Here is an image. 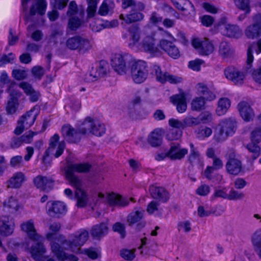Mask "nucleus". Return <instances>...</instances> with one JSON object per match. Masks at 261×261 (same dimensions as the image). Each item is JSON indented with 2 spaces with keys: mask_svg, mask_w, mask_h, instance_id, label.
Returning a JSON list of instances; mask_svg holds the SVG:
<instances>
[{
  "mask_svg": "<svg viewBox=\"0 0 261 261\" xmlns=\"http://www.w3.org/2000/svg\"><path fill=\"white\" fill-rule=\"evenodd\" d=\"M139 11H141L136 9H132L129 14L125 15L121 14L119 18L120 19L123 20L122 24L123 25L124 23L130 24L133 22L142 20L144 18V15Z\"/></svg>",
  "mask_w": 261,
  "mask_h": 261,
  "instance_id": "nucleus-24",
  "label": "nucleus"
},
{
  "mask_svg": "<svg viewBox=\"0 0 261 261\" xmlns=\"http://www.w3.org/2000/svg\"><path fill=\"white\" fill-rule=\"evenodd\" d=\"M0 233L1 235L7 237L11 235L14 230V222L13 219L7 216H2L0 218Z\"/></svg>",
  "mask_w": 261,
  "mask_h": 261,
  "instance_id": "nucleus-19",
  "label": "nucleus"
},
{
  "mask_svg": "<svg viewBox=\"0 0 261 261\" xmlns=\"http://www.w3.org/2000/svg\"><path fill=\"white\" fill-rule=\"evenodd\" d=\"M32 73L35 79L40 80L44 74V69L39 66H34L32 69Z\"/></svg>",
  "mask_w": 261,
  "mask_h": 261,
  "instance_id": "nucleus-58",
  "label": "nucleus"
},
{
  "mask_svg": "<svg viewBox=\"0 0 261 261\" xmlns=\"http://www.w3.org/2000/svg\"><path fill=\"white\" fill-rule=\"evenodd\" d=\"M152 74L155 75L158 81L161 83L162 81H164V72L161 70V67L157 65H153L152 68Z\"/></svg>",
  "mask_w": 261,
  "mask_h": 261,
  "instance_id": "nucleus-54",
  "label": "nucleus"
},
{
  "mask_svg": "<svg viewBox=\"0 0 261 261\" xmlns=\"http://www.w3.org/2000/svg\"><path fill=\"white\" fill-rule=\"evenodd\" d=\"M225 77L235 84L242 85L245 79L244 73L234 67H228L224 70Z\"/></svg>",
  "mask_w": 261,
  "mask_h": 261,
  "instance_id": "nucleus-17",
  "label": "nucleus"
},
{
  "mask_svg": "<svg viewBox=\"0 0 261 261\" xmlns=\"http://www.w3.org/2000/svg\"><path fill=\"white\" fill-rule=\"evenodd\" d=\"M226 156L227 161L226 163V169L227 172L233 175H238L243 169L242 162L236 158V153L233 150L229 149Z\"/></svg>",
  "mask_w": 261,
  "mask_h": 261,
  "instance_id": "nucleus-9",
  "label": "nucleus"
},
{
  "mask_svg": "<svg viewBox=\"0 0 261 261\" xmlns=\"http://www.w3.org/2000/svg\"><path fill=\"white\" fill-rule=\"evenodd\" d=\"M108 229L107 224L101 223L99 225L94 226L91 229V233L93 237L99 238L107 233Z\"/></svg>",
  "mask_w": 261,
  "mask_h": 261,
  "instance_id": "nucleus-39",
  "label": "nucleus"
},
{
  "mask_svg": "<svg viewBox=\"0 0 261 261\" xmlns=\"http://www.w3.org/2000/svg\"><path fill=\"white\" fill-rule=\"evenodd\" d=\"M162 131L160 129H156L152 131L148 136L147 141L152 147H158L162 143Z\"/></svg>",
  "mask_w": 261,
  "mask_h": 261,
  "instance_id": "nucleus-35",
  "label": "nucleus"
},
{
  "mask_svg": "<svg viewBox=\"0 0 261 261\" xmlns=\"http://www.w3.org/2000/svg\"><path fill=\"white\" fill-rule=\"evenodd\" d=\"M170 100L176 106V109L179 113H184L187 110L186 98L183 94L174 95L170 97Z\"/></svg>",
  "mask_w": 261,
  "mask_h": 261,
  "instance_id": "nucleus-30",
  "label": "nucleus"
},
{
  "mask_svg": "<svg viewBox=\"0 0 261 261\" xmlns=\"http://www.w3.org/2000/svg\"><path fill=\"white\" fill-rule=\"evenodd\" d=\"M144 211L141 207H135L127 217V222L129 225H133L143 217Z\"/></svg>",
  "mask_w": 261,
  "mask_h": 261,
  "instance_id": "nucleus-36",
  "label": "nucleus"
},
{
  "mask_svg": "<svg viewBox=\"0 0 261 261\" xmlns=\"http://www.w3.org/2000/svg\"><path fill=\"white\" fill-rule=\"evenodd\" d=\"M251 75L256 83L261 84V66L254 69L252 72Z\"/></svg>",
  "mask_w": 261,
  "mask_h": 261,
  "instance_id": "nucleus-64",
  "label": "nucleus"
},
{
  "mask_svg": "<svg viewBox=\"0 0 261 261\" xmlns=\"http://www.w3.org/2000/svg\"><path fill=\"white\" fill-rule=\"evenodd\" d=\"M196 137L200 140H204L212 134V129L206 126L199 127L195 131Z\"/></svg>",
  "mask_w": 261,
  "mask_h": 261,
  "instance_id": "nucleus-41",
  "label": "nucleus"
},
{
  "mask_svg": "<svg viewBox=\"0 0 261 261\" xmlns=\"http://www.w3.org/2000/svg\"><path fill=\"white\" fill-rule=\"evenodd\" d=\"M38 113L31 110L22 116L18 121V125L14 133L17 135L21 134L24 129L30 128L34 123Z\"/></svg>",
  "mask_w": 261,
  "mask_h": 261,
  "instance_id": "nucleus-8",
  "label": "nucleus"
},
{
  "mask_svg": "<svg viewBox=\"0 0 261 261\" xmlns=\"http://www.w3.org/2000/svg\"><path fill=\"white\" fill-rule=\"evenodd\" d=\"M174 6L183 12L186 16L194 14L195 9L193 4L189 0H171Z\"/></svg>",
  "mask_w": 261,
  "mask_h": 261,
  "instance_id": "nucleus-20",
  "label": "nucleus"
},
{
  "mask_svg": "<svg viewBox=\"0 0 261 261\" xmlns=\"http://www.w3.org/2000/svg\"><path fill=\"white\" fill-rule=\"evenodd\" d=\"M35 241L36 242L32 246V256L35 260L41 261L43 254L46 251V249L43 245L44 239L40 236L39 240Z\"/></svg>",
  "mask_w": 261,
  "mask_h": 261,
  "instance_id": "nucleus-22",
  "label": "nucleus"
},
{
  "mask_svg": "<svg viewBox=\"0 0 261 261\" xmlns=\"http://www.w3.org/2000/svg\"><path fill=\"white\" fill-rule=\"evenodd\" d=\"M74 198L76 199L77 202L76 205L78 207H85L88 201V196L86 192L83 190H77L75 191Z\"/></svg>",
  "mask_w": 261,
  "mask_h": 261,
  "instance_id": "nucleus-37",
  "label": "nucleus"
},
{
  "mask_svg": "<svg viewBox=\"0 0 261 261\" xmlns=\"http://www.w3.org/2000/svg\"><path fill=\"white\" fill-rule=\"evenodd\" d=\"M185 128L187 127H193L199 124L197 117L192 116L186 117L184 119Z\"/></svg>",
  "mask_w": 261,
  "mask_h": 261,
  "instance_id": "nucleus-55",
  "label": "nucleus"
},
{
  "mask_svg": "<svg viewBox=\"0 0 261 261\" xmlns=\"http://www.w3.org/2000/svg\"><path fill=\"white\" fill-rule=\"evenodd\" d=\"M21 228L22 230L27 233L29 237L31 240H39L40 236L36 232L33 220L30 219L29 221L22 223L21 225Z\"/></svg>",
  "mask_w": 261,
  "mask_h": 261,
  "instance_id": "nucleus-29",
  "label": "nucleus"
},
{
  "mask_svg": "<svg viewBox=\"0 0 261 261\" xmlns=\"http://www.w3.org/2000/svg\"><path fill=\"white\" fill-rule=\"evenodd\" d=\"M154 36V33L147 35L143 39L140 44L141 48L144 51L152 55H155L159 53V49L156 45Z\"/></svg>",
  "mask_w": 261,
  "mask_h": 261,
  "instance_id": "nucleus-16",
  "label": "nucleus"
},
{
  "mask_svg": "<svg viewBox=\"0 0 261 261\" xmlns=\"http://www.w3.org/2000/svg\"><path fill=\"white\" fill-rule=\"evenodd\" d=\"M122 8L124 9L128 7L131 9H136L138 10L143 11L145 5L142 2H135L134 0H122Z\"/></svg>",
  "mask_w": 261,
  "mask_h": 261,
  "instance_id": "nucleus-42",
  "label": "nucleus"
},
{
  "mask_svg": "<svg viewBox=\"0 0 261 261\" xmlns=\"http://www.w3.org/2000/svg\"><path fill=\"white\" fill-rule=\"evenodd\" d=\"M149 192L153 198L159 199L162 202H166L169 198L168 192L163 187L152 185L149 188Z\"/></svg>",
  "mask_w": 261,
  "mask_h": 261,
  "instance_id": "nucleus-25",
  "label": "nucleus"
},
{
  "mask_svg": "<svg viewBox=\"0 0 261 261\" xmlns=\"http://www.w3.org/2000/svg\"><path fill=\"white\" fill-rule=\"evenodd\" d=\"M46 7V2L45 0H37L35 5H33L30 9L29 14L25 17L26 22L32 21V17L38 12L40 15L45 13Z\"/></svg>",
  "mask_w": 261,
  "mask_h": 261,
  "instance_id": "nucleus-23",
  "label": "nucleus"
},
{
  "mask_svg": "<svg viewBox=\"0 0 261 261\" xmlns=\"http://www.w3.org/2000/svg\"><path fill=\"white\" fill-rule=\"evenodd\" d=\"M19 106L18 100L14 98H10L6 107V110L8 114H12L16 112Z\"/></svg>",
  "mask_w": 261,
  "mask_h": 261,
  "instance_id": "nucleus-48",
  "label": "nucleus"
},
{
  "mask_svg": "<svg viewBox=\"0 0 261 261\" xmlns=\"http://www.w3.org/2000/svg\"><path fill=\"white\" fill-rule=\"evenodd\" d=\"M91 165L89 164H70L64 168L65 175L66 179L71 186L73 187L75 191L81 190L82 181L76 175L75 172L82 173L89 171Z\"/></svg>",
  "mask_w": 261,
  "mask_h": 261,
  "instance_id": "nucleus-2",
  "label": "nucleus"
},
{
  "mask_svg": "<svg viewBox=\"0 0 261 261\" xmlns=\"http://www.w3.org/2000/svg\"><path fill=\"white\" fill-rule=\"evenodd\" d=\"M51 249L59 260L77 261L79 260L78 257L74 255L67 254L62 250L58 243H53L51 245Z\"/></svg>",
  "mask_w": 261,
  "mask_h": 261,
  "instance_id": "nucleus-18",
  "label": "nucleus"
},
{
  "mask_svg": "<svg viewBox=\"0 0 261 261\" xmlns=\"http://www.w3.org/2000/svg\"><path fill=\"white\" fill-rule=\"evenodd\" d=\"M131 59L132 57L129 55L116 54L111 60V65L118 73L124 74L127 70V65L129 64Z\"/></svg>",
  "mask_w": 261,
  "mask_h": 261,
  "instance_id": "nucleus-7",
  "label": "nucleus"
},
{
  "mask_svg": "<svg viewBox=\"0 0 261 261\" xmlns=\"http://www.w3.org/2000/svg\"><path fill=\"white\" fill-rule=\"evenodd\" d=\"M84 14V10H81L79 12V15L80 18L76 16L70 17L68 23V28L71 30L74 31L79 28L81 24L82 19L83 18Z\"/></svg>",
  "mask_w": 261,
  "mask_h": 261,
  "instance_id": "nucleus-40",
  "label": "nucleus"
},
{
  "mask_svg": "<svg viewBox=\"0 0 261 261\" xmlns=\"http://www.w3.org/2000/svg\"><path fill=\"white\" fill-rule=\"evenodd\" d=\"M114 7V4L113 2L104 1L99 7L98 13L102 16L108 14L110 12H111Z\"/></svg>",
  "mask_w": 261,
  "mask_h": 261,
  "instance_id": "nucleus-44",
  "label": "nucleus"
},
{
  "mask_svg": "<svg viewBox=\"0 0 261 261\" xmlns=\"http://www.w3.org/2000/svg\"><path fill=\"white\" fill-rule=\"evenodd\" d=\"M250 140L251 142L259 143L261 141V127H255L251 133Z\"/></svg>",
  "mask_w": 261,
  "mask_h": 261,
  "instance_id": "nucleus-53",
  "label": "nucleus"
},
{
  "mask_svg": "<svg viewBox=\"0 0 261 261\" xmlns=\"http://www.w3.org/2000/svg\"><path fill=\"white\" fill-rule=\"evenodd\" d=\"M135 249L129 250L123 249L120 250V256L125 260L132 261L135 257Z\"/></svg>",
  "mask_w": 261,
  "mask_h": 261,
  "instance_id": "nucleus-49",
  "label": "nucleus"
},
{
  "mask_svg": "<svg viewBox=\"0 0 261 261\" xmlns=\"http://www.w3.org/2000/svg\"><path fill=\"white\" fill-rule=\"evenodd\" d=\"M258 144L257 143L251 141L246 146L248 151L252 153L251 156L253 160H256L260 154V147Z\"/></svg>",
  "mask_w": 261,
  "mask_h": 261,
  "instance_id": "nucleus-43",
  "label": "nucleus"
},
{
  "mask_svg": "<svg viewBox=\"0 0 261 261\" xmlns=\"http://www.w3.org/2000/svg\"><path fill=\"white\" fill-rule=\"evenodd\" d=\"M85 253L90 258L96 259L98 258L100 251L97 248H90L85 250Z\"/></svg>",
  "mask_w": 261,
  "mask_h": 261,
  "instance_id": "nucleus-62",
  "label": "nucleus"
},
{
  "mask_svg": "<svg viewBox=\"0 0 261 261\" xmlns=\"http://www.w3.org/2000/svg\"><path fill=\"white\" fill-rule=\"evenodd\" d=\"M231 102L227 98H221L218 102L216 113L218 116L224 115L230 106Z\"/></svg>",
  "mask_w": 261,
  "mask_h": 261,
  "instance_id": "nucleus-38",
  "label": "nucleus"
},
{
  "mask_svg": "<svg viewBox=\"0 0 261 261\" xmlns=\"http://www.w3.org/2000/svg\"><path fill=\"white\" fill-rule=\"evenodd\" d=\"M46 213L52 218H59L67 212L66 204L60 201H49L47 202Z\"/></svg>",
  "mask_w": 261,
  "mask_h": 261,
  "instance_id": "nucleus-11",
  "label": "nucleus"
},
{
  "mask_svg": "<svg viewBox=\"0 0 261 261\" xmlns=\"http://www.w3.org/2000/svg\"><path fill=\"white\" fill-rule=\"evenodd\" d=\"M33 182L41 191L48 192L53 189L55 180L51 176L39 175L34 178Z\"/></svg>",
  "mask_w": 261,
  "mask_h": 261,
  "instance_id": "nucleus-14",
  "label": "nucleus"
},
{
  "mask_svg": "<svg viewBox=\"0 0 261 261\" xmlns=\"http://www.w3.org/2000/svg\"><path fill=\"white\" fill-rule=\"evenodd\" d=\"M164 81H162L161 83H164L166 82H168L171 84H177L180 83L182 81V78L181 77L171 75L167 72H164Z\"/></svg>",
  "mask_w": 261,
  "mask_h": 261,
  "instance_id": "nucleus-50",
  "label": "nucleus"
},
{
  "mask_svg": "<svg viewBox=\"0 0 261 261\" xmlns=\"http://www.w3.org/2000/svg\"><path fill=\"white\" fill-rule=\"evenodd\" d=\"M82 125L75 129L69 124L64 125L62 127V136L69 143H76L80 141L82 135H86L82 131Z\"/></svg>",
  "mask_w": 261,
  "mask_h": 261,
  "instance_id": "nucleus-10",
  "label": "nucleus"
},
{
  "mask_svg": "<svg viewBox=\"0 0 261 261\" xmlns=\"http://www.w3.org/2000/svg\"><path fill=\"white\" fill-rule=\"evenodd\" d=\"M88 7L87 9V16L92 18L94 16L97 10L98 1L97 0H87Z\"/></svg>",
  "mask_w": 261,
  "mask_h": 261,
  "instance_id": "nucleus-46",
  "label": "nucleus"
},
{
  "mask_svg": "<svg viewBox=\"0 0 261 261\" xmlns=\"http://www.w3.org/2000/svg\"><path fill=\"white\" fill-rule=\"evenodd\" d=\"M160 46L171 58L177 59L180 57L178 48L172 42L166 39H161L160 41Z\"/></svg>",
  "mask_w": 261,
  "mask_h": 261,
  "instance_id": "nucleus-21",
  "label": "nucleus"
},
{
  "mask_svg": "<svg viewBox=\"0 0 261 261\" xmlns=\"http://www.w3.org/2000/svg\"><path fill=\"white\" fill-rule=\"evenodd\" d=\"M61 228V224L58 222H55L53 223L50 224L49 226V229L50 231H52V232H48L46 234V239L50 241L51 244L53 243H56L55 241L58 242V236H63L62 235L58 234L57 233Z\"/></svg>",
  "mask_w": 261,
  "mask_h": 261,
  "instance_id": "nucleus-34",
  "label": "nucleus"
},
{
  "mask_svg": "<svg viewBox=\"0 0 261 261\" xmlns=\"http://www.w3.org/2000/svg\"><path fill=\"white\" fill-rule=\"evenodd\" d=\"M78 13L77 5L75 1L70 2L68 6V9L67 12V15L69 16H75L74 15Z\"/></svg>",
  "mask_w": 261,
  "mask_h": 261,
  "instance_id": "nucleus-61",
  "label": "nucleus"
},
{
  "mask_svg": "<svg viewBox=\"0 0 261 261\" xmlns=\"http://www.w3.org/2000/svg\"><path fill=\"white\" fill-rule=\"evenodd\" d=\"M192 45L201 55H208L214 50L213 44L207 39L195 38L192 41Z\"/></svg>",
  "mask_w": 261,
  "mask_h": 261,
  "instance_id": "nucleus-15",
  "label": "nucleus"
},
{
  "mask_svg": "<svg viewBox=\"0 0 261 261\" xmlns=\"http://www.w3.org/2000/svg\"><path fill=\"white\" fill-rule=\"evenodd\" d=\"M105 130L103 124L90 118H86L82 124V131L85 134L91 133L96 136H101L105 133Z\"/></svg>",
  "mask_w": 261,
  "mask_h": 261,
  "instance_id": "nucleus-6",
  "label": "nucleus"
},
{
  "mask_svg": "<svg viewBox=\"0 0 261 261\" xmlns=\"http://www.w3.org/2000/svg\"><path fill=\"white\" fill-rule=\"evenodd\" d=\"M190 152L188 156V161L190 163L194 166L197 165L203 166V161L201 156L200 153L193 143H190Z\"/></svg>",
  "mask_w": 261,
  "mask_h": 261,
  "instance_id": "nucleus-28",
  "label": "nucleus"
},
{
  "mask_svg": "<svg viewBox=\"0 0 261 261\" xmlns=\"http://www.w3.org/2000/svg\"><path fill=\"white\" fill-rule=\"evenodd\" d=\"M109 65L107 63L100 62L98 68L96 70L99 78L105 76L108 73Z\"/></svg>",
  "mask_w": 261,
  "mask_h": 261,
  "instance_id": "nucleus-57",
  "label": "nucleus"
},
{
  "mask_svg": "<svg viewBox=\"0 0 261 261\" xmlns=\"http://www.w3.org/2000/svg\"><path fill=\"white\" fill-rule=\"evenodd\" d=\"M238 110L242 118L247 122L250 121L254 117V113L248 103L242 101L238 104Z\"/></svg>",
  "mask_w": 261,
  "mask_h": 261,
  "instance_id": "nucleus-26",
  "label": "nucleus"
},
{
  "mask_svg": "<svg viewBox=\"0 0 261 261\" xmlns=\"http://www.w3.org/2000/svg\"><path fill=\"white\" fill-rule=\"evenodd\" d=\"M66 46L70 50H78L82 53H85L92 47L90 41L80 36L69 38L66 41Z\"/></svg>",
  "mask_w": 261,
  "mask_h": 261,
  "instance_id": "nucleus-5",
  "label": "nucleus"
},
{
  "mask_svg": "<svg viewBox=\"0 0 261 261\" xmlns=\"http://www.w3.org/2000/svg\"><path fill=\"white\" fill-rule=\"evenodd\" d=\"M205 101L202 97H197L194 98L191 102L192 110L199 111L204 109Z\"/></svg>",
  "mask_w": 261,
  "mask_h": 261,
  "instance_id": "nucleus-45",
  "label": "nucleus"
},
{
  "mask_svg": "<svg viewBox=\"0 0 261 261\" xmlns=\"http://www.w3.org/2000/svg\"><path fill=\"white\" fill-rule=\"evenodd\" d=\"M235 5L239 8L245 10L246 13H249L250 11L249 0H233Z\"/></svg>",
  "mask_w": 261,
  "mask_h": 261,
  "instance_id": "nucleus-56",
  "label": "nucleus"
},
{
  "mask_svg": "<svg viewBox=\"0 0 261 261\" xmlns=\"http://www.w3.org/2000/svg\"><path fill=\"white\" fill-rule=\"evenodd\" d=\"M24 174L18 172L15 173L7 181V187L9 188H19L24 180Z\"/></svg>",
  "mask_w": 261,
  "mask_h": 261,
  "instance_id": "nucleus-33",
  "label": "nucleus"
},
{
  "mask_svg": "<svg viewBox=\"0 0 261 261\" xmlns=\"http://www.w3.org/2000/svg\"><path fill=\"white\" fill-rule=\"evenodd\" d=\"M236 126V121L233 118L222 121L215 131L214 140L217 143L224 142L228 136H232L234 134Z\"/></svg>",
  "mask_w": 261,
  "mask_h": 261,
  "instance_id": "nucleus-3",
  "label": "nucleus"
},
{
  "mask_svg": "<svg viewBox=\"0 0 261 261\" xmlns=\"http://www.w3.org/2000/svg\"><path fill=\"white\" fill-rule=\"evenodd\" d=\"M226 18H221L219 24L222 25L221 34L229 38H239L241 36L242 31L239 26L234 24H226Z\"/></svg>",
  "mask_w": 261,
  "mask_h": 261,
  "instance_id": "nucleus-13",
  "label": "nucleus"
},
{
  "mask_svg": "<svg viewBox=\"0 0 261 261\" xmlns=\"http://www.w3.org/2000/svg\"><path fill=\"white\" fill-rule=\"evenodd\" d=\"M253 23L245 30V35L249 39H254L261 36V13L254 15L252 18Z\"/></svg>",
  "mask_w": 261,
  "mask_h": 261,
  "instance_id": "nucleus-12",
  "label": "nucleus"
},
{
  "mask_svg": "<svg viewBox=\"0 0 261 261\" xmlns=\"http://www.w3.org/2000/svg\"><path fill=\"white\" fill-rule=\"evenodd\" d=\"M252 245L261 244V228L256 229L251 236Z\"/></svg>",
  "mask_w": 261,
  "mask_h": 261,
  "instance_id": "nucleus-60",
  "label": "nucleus"
},
{
  "mask_svg": "<svg viewBox=\"0 0 261 261\" xmlns=\"http://www.w3.org/2000/svg\"><path fill=\"white\" fill-rule=\"evenodd\" d=\"M199 124L201 123H207L212 120V115L208 111H205L200 114L198 116Z\"/></svg>",
  "mask_w": 261,
  "mask_h": 261,
  "instance_id": "nucleus-51",
  "label": "nucleus"
},
{
  "mask_svg": "<svg viewBox=\"0 0 261 261\" xmlns=\"http://www.w3.org/2000/svg\"><path fill=\"white\" fill-rule=\"evenodd\" d=\"M130 71L134 82L137 84L142 83L148 76L147 63L142 60L134 61L131 65Z\"/></svg>",
  "mask_w": 261,
  "mask_h": 261,
  "instance_id": "nucleus-4",
  "label": "nucleus"
},
{
  "mask_svg": "<svg viewBox=\"0 0 261 261\" xmlns=\"http://www.w3.org/2000/svg\"><path fill=\"white\" fill-rule=\"evenodd\" d=\"M89 238V233L86 230H82L75 234L69 236L68 240L64 236H58V243L62 245L66 250H70L75 253H79L81 247L84 244Z\"/></svg>",
  "mask_w": 261,
  "mask_h": 261,
  "instance_id": "nucleus-1",
  "label": "nucleus"
},
{
  "mask_svg": "<svg viewBox=\"0 0 261 261\" xmlns=\"http://www.w3.org/2000/svg\"><path fill=\"white\" fill-rule=\"evenodd\" d=\"M234 54V49L231 45L226 41L220 43L219 48V55L224 59L231 58Z\"/></svg>",
  "mask_w": 261,
  "mask_h": 261,
  "instance_id": "nucleus-31",
  "label": "nucleus"
},
{
  "mask_svg": "<svg viewBox=\"0 0 261 261\" xmlns=\"http://www.w3.org/2000/svg\"><path fill=\"white\" fill-rule=\"evenodd\" d=\"M245 197V194L231 189L228 194L227 199L229 200H238L243 199Z\"/></svg>",
  "mask_w": 261,
  "mask_h": 261,
  "instance_id": "nucleus-52",
  "label": "nucleus"
},
{
  "mask_svg": "<svg viewBox=\"0 0 261 261\" xmlns=\"http://www.w3.org/2000/svg\"><path fill=\"white\" fill-rule=\"evenodd\" d=\"M107 200L112 205L125 206L129 203V200L117 194L112 193L107 196Z\"/></svg>",
  "mask_w": 261,
  "mask_h": 261,
  "instance_id": "nucleus-32",
  "label": "nucleus"
},
{
  "mask_svg": "<svg viewBox=\"0 0 261 261\" xmlns=\"http://www.w3.org/2000/svg\"><path fill=\"white\" fill-rule=\"evenodd\" d=\"M188 153V149L180 148L178 144H172L167 152L168 156L171 160H180Z\"/></svg>",
  "mask_w": 261,
  "mask_h": 261,
  "instance_id": "nucleus-27",
  "label": "nucleus"
},
{
  "mask_svg": "<svg viewBox=\"0 0 261 261\" xmlns=\"http://www.w3.org/2000/svg\"><path fill=\"white\" fill-rule=\"evenodd\" d=\"M4 206L9 210L10 213L17 211L19 208V205L16 199L11 197L7 201L4 202Z\"/></svg>",
  "mask_w": 261,
  "mask_h": 261,
  "instance_id": "nucleus-47",
  "label": "nucleus"
},
{
  "mask_svg": "<svg viewBox=\"0 0 261 261\" xmlns=\"http://www.w3.org/2000/svg\"><path fill=\"white\" fill-rule=\"evenodd\" d=\"M182 135V131L180 129H171L167 134V138L169 140L178 139Z\"/></svg>",
  "mask_w": 261,
  "mask_h": 261,
  "instance_id": "nucleus-59",
  "label": "nucleus"
},
{
  "mask_svg": "<svg viewBox=\"0 0 261 261\" xmlns=\"http://www.w3.org/2000/svg\"><path fill=\"white\" fill-rule=\"evenodd\" d=\"M203 63V61L198 59L190 61L189 62L188 66L192 70L198 71L200 70V66Z\"/></svg>",
  "mask_w": 261,
  "mask_h": 261,
  "instance_id": "nucleus-63",
  "label": "nucleus"
}]
</instances>
